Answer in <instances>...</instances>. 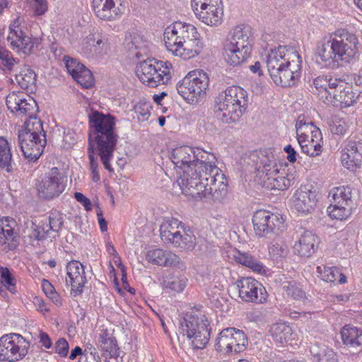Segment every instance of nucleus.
<instances>
[{
	"instance_id": "23",
	"label": "nucleus",
	"mask_w": 362,
	"mask_h": 362,
	"mask_svg": "<svg viewBox=\"0 0 362 362\" xmlns=\"http://www.w3.org/2000/svg\"><path fill=\"white\" fill-rule=\"evenodd\" d=\"M66 270L69 276V280L66 279V284L70 282L71 291L76 295L81 294L87 282L85 267L79 261L71 260L67 263Z\"/></svg>"
},
{
	"instance_id": "30",
	"label": "nucleus",
	"mask_w": 362,
	"mask_h": 362,
	"mask_svg": "<svg viewBox=\"0 0 362 362\" xmlns=\"http://www.w3.org/2000/svg\"><path fill=\"white\" fill-rule=\"evenodd\" d=\"M203 47V42L201 40H199L189 41V42H183V45L178 43L168 51L175 56L180 57L184 59H188L197 56L202 52Z\"/></svg>"
},
{
	"instance_id": "8",
	"label": "nucleus",
	"mask_w": 362,
	"mask_h": 362,
	"mask_svg": "<svg viewBox=\"0 0 362 362\" xmlns=\"http://www.w3.org/2000/svg\"><path fill=\"white\" fill-rule=\"evenodd\" d=\"M171 68L169 62L147 59L136 66V74L144 84L155 88L168 83L171 78Z\"/></svg>"
},
{
	"instance_id": "41",
	"label": "nucleus",
	"mask_w": 362,
	"mask_h": 362,
	"mask_svg": "<svg viewBox=\"0 0 362 362\" xmlns=\"http://www.w3.org/2000/svg\"><path fill=\"white\" fill-rule=\"evenodd\" d=\"M269 332L274 341L279 344L286 343L291 339L292 329L285 323H276L273 325Z\"/></svg>"
},
{
	"instance_id": "64",
	"label": "nucleus",
	"mask_w": 362,
	"mask_h": 362,
	"mask_svg": "<svg viewBox=\"0 0 362 362\" xmlns=\"http://www.w3.org/2000/svg\"><path fill=\"white\" fill-rule=\"evenodd\" d=\"M49 230H45V228L36 226L33 228L30 237L37 240H42L45 239L46 233H48Z\"/></svg>"
},
{
	"instance_id": "20",
	"label": "nucleus",
	"mask_w": 362,
	"mask_h": 362,
	"mask_svg": "<svg viewBox=\"0 0 362 362\" xmlns=\"http://www.w3.org/2000/svg\"><path fill=\"white\" fill-rule=\"evenodd\" d=\"M121 1V0H119ZM118 0H92L91 7L95 16L104 21H115L120 18L123 11Z\"/></svg>"
},
{
	"instance_id": "49",
	"label": "nucleus",
	"mask_w": 362,
	"mask_h": 362,
	"mask_svg": "<svg viewBox=\"0 0 362 362\" xmlns=\"http://www.w3.org/2000/svg\"><path fill=\"white\" fill-rule=\"evenodd\" d=\"M102 351L103 356L105 358L107 357H115L119 356V349L117 345V342L115 339L107 341L105 342L99 344Z\"/></svg>"
},
{
	"instance_id": "31",
	"label": "nucleus",
	"mask_w": 362,
	"mask_h": 362,
	"mask_svg": "<svg viewBox=\"0 0 362 362\" xmlns=\"http://www.w3.org/2000/svg\"><path fill=\"white\" fill-rule=\"evenodd\" d=\"M0 170L8 173H13L16 170L11 144L4 136H0Z\"/></svg>"
},
{
	"instance_id": "42",
	"label": "nucleus",
	"mask_w": 362,
	"mask_h": 362,
	"mask_svg": "<svg viewBox=\"0 0 362 362\" xmlns=\"http://www.w3.org/2000/svg\"><path fill=\"white\" fill-rule=\"evenodd\" d=\"M269 258L279 263L286 258L288 254V249L285 243L279 240L271 242L268 247Z\"/></svg>"
},
{
	"instance_id": "16",
	"label": "nucleus",
	"mask_w": 362,
	"mask_h": 362,
	"mask_svg": "<svg viewBox=\"0 0 362 362\" xmlns=\"http://www.w3.org/2000/svg\"><path fill=\"white\" fill-rule=\"evenodd\" d=\"M21 19L16 18L9 25L7 41L11 47L26 54H30L39 44L37 38H31L21 28Z\"/></svg>"
},
{
	"instance_id": "14",
	"label": "nucleus",
	"mask_w": 362,
	"mask_h": 362,
	"mask_svg": "<svg viewBox=\"0 0 362 362\" xmlns=\"http://www.w3.org/2000/svg\"><path fill=\"white\" fill-rule=\"evenodd\" d=\"M208 181V177L204 175V168H197L182 172L177 182L184 194L202 199L204 186Z\"/></svg>"
},
{
	"instance_id": "35",
	"label": "nucleus",
	"mask_w": 362,
	"mask_h": 362,
	"mask_svg": "<svg viewBox=\"0 0 362 362\" xmlns=\"http://www.w3.org/2000/svg\"><path fill=\"white\" fill-rule=\"evenodd\" d=\"M250 27L236 26L233 32L231 37L227 40L226 44L233 45L235 47H240L241 49L251 52V45L248 41L250 35Z\"/></svg>"
},
{
	"instance_id": "58",
	"label": "nucleus",
	"mask_w": 362,
	"mask_h": 362,
	"mask_svg": "<svg viewBox=\"0 0 362 362\" xmlns=\"http://www.w3.org/2000/svg\"><path fill=\"white\" fill-rule=\"evenodd\" d=\"M245 267L251 269L252 271L256 272L259 274H265L266 269L264 264L259 262L257 258L250 255L248 261L247 262V264Z\"/></svg>"
},
{
	"instance_id": "1",
	"label": "nucleus",
	"mask_w": 362,
	"mask_h": 362,
	"mask_svg": "<svg viewBox=\"0 0 362 362\" xmlns=\"http://www.w3.org/2000/svg\"><path fill=\"white\" fill-rule=\"evenodd\" d=\"M357 36L345 29H339L317 45L316 62L329 69H337L351 63L358 53Z\"/></svg>"
},
{
	"instance_id": "44",
	"label": "nucleus",
	"mask_w": 362,
	"mask_h": 362,
	"mask_svg": "<svg viewBox=\"0 0 362 362\" xmlns=\"http://www.w3.org/2000/svg\"><path fill=\"white\" fill-rule=\"evenodd\" d=\"M22 100L16 112L17 115L28 116V119L38 118L35 115L38 112V106L36 101L30 95H26Z\"/></svg>"
},
{
	"instance_id": "28",
	"label": "nucleus",
	"mask_w": 362,
	"mask_h": 362,
	"mask_svg": "<svg viewBox=\"0 0 362 362\" xmlns=\"http://www.w3.org/2000/svg\"><path fill=\"white\" fill-rule=\"evenodd\" d=\"M148 262L164 267H176L181 259L176 254L162 249L150 250L146 254Z\"/></svg>"
},
{
	"instance_id": "3",
	"label": "nucleus",
	"mask_w": 362,
	"mask_h": 362,
	"mask_svg": "<svg viewBox=\"0 0 362 362\" xmlns=\"http://www.w3.org/2000/svg\"><path fill=\"white\" fill-rule=\"evenodd\" d=\"M251 156L255 165L256 177L263 187L283 191L294 183L293 174L279 171L271 149L255 151Z\"/></svg>"
},
{
	"instance_id": "53",
	"label": "nucleus",
	"mask_w": 362,
	"mask_h": 362,
	"mask_svg": "<svg viewBox=\"0 0 362 362\" xmlns=\"http://www.w3.org/2000/svg\"><path fill=\"white\" fill-rule=\"evenodd\" d=\"M282 288L288 296H291L294 299L301 298L304 296V292L293 281L283 283Z\"/></svg>"
},
{
	"instance_id": "60",
	"label": "nucleus",
	"mask_w": 362,
	"mask_h": 362,
	"mask_svg": "<svg viewBox=\"0 0 362 362\" xmlns=\"http://www.w3.org/2000/svg\"><path fill=\"white\" fill-rule=\"evenodd\" d=\"M54 351L61 357H66L69 352V344L64 338H60L54 344Z\"/></svg>"
},
{
	"instance_id": "38",
	"label": "nucleus",
	"mask_w": 362,
	"mask_h": 362,
	"mask_svg": "<svg viewBox=\"0 0 362 362\" xmlns=\"http://www.w3.org/2000/svg\"><path fill=\"white\" fill-rule=\"evenodd\" d=\"M180 227H184V225L177 218H166L160 228L161 239L168 243L180 232Z\"/></svg>"
},
{
	"instance_id": "39",
	"label": "nucleus",
	"mask_w": 362,
	"mask_h": 362,
	"mask_svg": "<svg viewBox=\"0 0 362 362\" xmlns=\"http://www.w3.org/2000/svg\"><path fill=\"white\" fill-rule=\"evenodd\" d=\"M19 236L8 224L1 228L0 244L6 252L14 250L18 245Z\"/></svg>"
},
{
	"instance_id": "26",
	"label": "nucleus",
	"mask_w": 362,
	"mask_h": 362,
	"mask_svg": "<svg viewBox=\"0 0 362 362\" xmlns=\"http://www.w3.org/2000/svg\"><path fill=\"white\" fill-rule=\"evenodd\" d=\"M341 162L347 169L359 167L362 162V144L349 141L342 153Z\"/></svg>"
},
{
	"instance_id": "47",
	"label": "nucleus",
	"mask_w": 362,
	"mask_h": 362,
	"mask_svg": "<svg viewBox=\"0 0 362 362\" xmlns=\"http://www.w3.org/2000/svg\"><path fill=\"white\" fill-rule=\"evenodd\" d=\"M35 74L31 69L20 73L16 76V80L20 87L23 89H29L35 82Z\"/></svg>"
},
{
	"instance_id": "22",
	"label": "nucleus",
	"mask_w": 362,
	"mask_h": 362,
	"mask_svg": "<svg viewBox=\"0 0 362 362\" xmlns=\"http://www.w3.org/2000/svg\"><path fill=\"white\" fill-rule=\"evenodd\" d=\"M291 200L292 208L303 214L311 213L317 202L315 192L305 187L296 189Z\"/></svg>"
},
{
	"instance_id": "24",
	"label": "nucleus",
	"mask_w": 362,
	"mask_h": 362,
	"mask_svg": "<svg viewBox=\"0 0 362 362\" xmlns=\"http://www.w3.org/2000/svg\"><path fill=\"white\" fill-rule=\"evenodd\" d=\"M319 243L317 235L310 231H304L293 245L294 253L300 257H310L316 252Z\"/></svg>"
},
{
	"instance_id": "7",
	"label": "nucleus",
	"mask_w": 362,
	"mask_h": 362,
	"mask_svg": "<svg viewBox=\"0 0 362 362\" xmlns=\"http://www.w3.org/2000/svg\"><path fill=\"white\" fill-rule=\"evenodd\" d=\"M210 324L204 315H187L180 321L179 332L187 336L194 349H202L210 339Z\"/></svg>"
},
{
	"instance_id": "21",
	"label": "nucleus",
	"mask_w": 362,
	"mask_h": 362,
	"mask_svg": "<svg viewBox=\"0 0 362 362\" xmlns=\"http://www.w3.org/2000/svg\"><path fill=\"white\" fill-rule=\"evenodd\" d=\"M291 54H298V52L293 48L287 49L286 47L279 46L277 49H272L267 57V66L270 77L276 74L285 67L291 61Z\"/></svg>"
},
{
	"instance_id": "4",
	"label": "nucleus",
	"mask_w": 362,
	"mask_h": 362,
	"mask_svg": "<svg viewBox=\"0 0 362 362\" xmlns=\"http://www.w3.org/2000/svg\"><path fill=\"white\" fill-rule=\"evenodd\" d=\"M248 103L247 90L239 86H231L215 98L214 112L223 123L235 124L246 111Z\"/></svg>"
},
{
	"instance_id": "33",
	"label": "nucleus",
	"mask_w": 362,
	"mask_h": 362,
	"mask_svg": "<svg viewBox=\"0 0 362 362\" xmlns=\"http://www.w3.org/2000/svg\"><path fill=\"white\" fill-rule=\"evenodd\" d=\"M168 243L183 250H192L196 245V238L189 228L180 227V232Z\"/></svg>"
},
{
	"instance_id": "62",
	"label": "nucleus",
	"mask_w": 362,
	"mask_h": 362,
	"mask_svg": "<svg viewBox=\"0 0 362 362\" xmlns=\"http://www.w3.org/2000/svg\"><path fill=\"white\" fill-rule=\"evenodd\" d=\"M330 130L334 134L344 135L346 133L347 125L344 120L336 119L330 125Z\"/></svg>"
},
{
	"instance_id": "46",
	"label": "nucleus",
	"mask_w": 362,
	"mask_h": 362,
	"mask_svg": "<svg viewBox=\"0 0 362 362\" xmlns=\"http://www.w3.org/2000/svg\"><path fill=\"white\" fill-rule=\"evenodd\" d=\"M303 153L312 157L319 156L322 152V146L317 141L314 139H303V141H298Z\"/></svg>"
},
{
	"instance_id": "12",
	"label": "nucleus",
	"mask_w": 362,
	"mask_h": 362,
	"mask_svg": "<svg viewBox=\"0 0 362 362\" xmlns=\"http://www.w3.org/2000/svg\"><path fill=\"white\" fill-rule=\"evenodd\" d=\"M254 231L258 237H268L279 234L286 229V224L281 215L267 210H257L252 216Z\"/></svg>"
},
{
	"instance_id": "54",
	"label": "nucleus",
	"mask_w": 362,
	"mask_h": 362,
	"mask_svg": "<svg viewBox=\"0 0 362 362\" xmlns=\"http://www.w3.org/2000/svg\"><path fill=\"white\" fill-rule=\"evenodd\" d=\"M64 60L66 69L72 77L77 75L85 67L83 64L75 59L67 57L64 58Z\"/></svg>"
},
{
	"instance_id": "32",
	"label": "nucleus",
	"mask_w": 362,
	"mask_h": 362,
	"mask_svg": "<svg viewBox=\"0 0 362 362\" xmlns=\"http://www.w3.org/2000/svg\"><path fill=\"white\" fill-rule=\"evenodd\" d=\"M223 57L228 64L238 66L244 62L250 56V52L233 45L225 44Z\"/></svg>"
},
{
	"instance_id": "43",
	"label": "nucleus",
	"mask_w": 362,
	"mask_h": 362,
	"mask_svg": "<svg viewBox=\"0 0 362 362\" xmlns=\"http://www.w3.org/2000/svg\"><path fill=\"white\" fill-rule=\"evenodd\" d=\"M329 195H332L334 203L353 206L351 189L349 186L335 187Z\"/></svg>"
},
{
	"instance_id": "19",
	"label": "nucleus",
	"mask_w": 362,
	"mask_h": 362,
	"mask_svg": "<svg viewBox=\"0 0 362 362\" xmlns=\"http://www.w3.org/2000/svg\"><path fill=\"white\" fill-rule=\"evenodd\" d=\"M342 80L331 74H323L315 78L313 84L319 98L326 104L332 103V96L341 87Z\"/></svg>"
},
{
	"instance_id": "10",
	"label": "nucleus",
	"mask_w": 362,
	"mask_h": 362,
	"mask_svg": "<svg viewBox=\"0 0 362 362\" xmlns=\"http://www.w3.org/2000/svg\"><path fill=\"white\" fill-rule=\"evenodd\" d=\"M208 86L207 74L202 70H194L177 83V90L185 100L193 103L205 94Z\"/></svg>"
},
{
	"instance_id": "57",
	"label": "nucleus",
	"mask_w": 362,
	"mask_h": 362,
	"mask_svg": "<svg viewBox=\"0 0 362 362\" xmlns=\"http://www.w3.org/2000/svg\"><path fill=\"white\" fill-rule=\"evenodd\" d=\"M33 10L35 16L44 15L48 9L47 0H33Z\"/></svg>"
},
{
	"instance_id": "9",
	"label": "nucleus",
	"mask_w": 362,
	"mask_h": 362,
	"mask_svg": "<svg viewBox=\"0 0 362 362\" xmlns=\"http://www.w3.org/2000/svg\"><path fill=\"white\" fill-rule=\"evenodd\" d=\"M66 177L58 168L53 167L37 181L38 197L44 200H52L62 194L66 187Z\"/></svg>"
},
{
	"instance_id": "37",
	"label": "nucleus",
	"mask_w": 362,
	"mask_h": 362,
	"mask_svg": "<svg viewBox=\"0 0 362 362\" xmlns=\"http://www.w3.org/2000/svg\"><path fill=\"white\" fill-rule=\"evenodd\" d=\"M310 353L314 362H337L334 351L325 344H313Z\"/></svg>"
},
{
	"instance_id": "48",
	"label": "nucleus",
	"mask_w": 362,
	"mask_h": 362,
	"mask_svg": "<svg viewBox=\"0 0 362 362\" xmlns=\"http://www.w3.org/2000/svg\"><path fill=\"white\" fill-rule=\"evenodd\" d=\"M26 95L23 92H16L13 91L11 93H9L6 100V103L7 108L13 113H16L18 107H19L21 103L23 100H24V98Z\"/></svg>"
},
{
	"instance_id": "2",
	"label": "nucleus",
	"mask_w": 362,
	"mask_h": 362,
	"mask_svg": "<svg viewBox=\"0 0 362 362\" xmlns=\"http://www.w3.org/2000/svg\"><path fill=\"white\" fill-rule=\"evenodd\" d=\"M88 146L95 147L105 168L112 172L110 161L113 157L118 140L115 132V117L110 114L91 110L88 115Z\"/></svg>"
},
{
	"instance_id": "11",
	"label": "nucleus",
	"mask_w": 362,
	"mask_h": 362,
	"mask_svg": "<svg viewBox=\"0 0 362 362\" xmlns=\"http://www.w3.org/2000/svg\"><path fill=\"white\" fill-rule=\"evenodd\" d=\"M204 175L209 181L204 186L202 198L214 202L221 201L227 194L228 182L225 175L217 168L216 160L204 168Z\"/></svg>"
},
{
	"instance_id": "63",
	"label": "nucleus",
	"mask_w": 362,
	"mask_h": 362,
	"mask_svg": "<svg viewBox=\"0 0 362 362\" xmlns=\"http://www.w3.org/2000/svg\"><path fill=\"white\" fill-rule=\"evenodd\" d=\"M187 33L182 38L180 45H183V42H189V41L199 40L200 39V34L198 33L197 29L193 25L191 26V29L187 30Z\"/></svg>"
},
{
	"instance_id": "29",
	"label": "nucleus",
	"mask_w": 362,
	"mask_h": 362,
	"mask_svg": "<svg viewBox=\"0 0 362 362\" xmlns=\"http://www.w3.org/2000/svg\"><path fill=\"white\" fill-rule=\"evenodd\" d=\"M341 335L343 343L352 349L353 353L362 351V329L346 325L342 328Z\"/></svg>"
},
{
	"instance_id": "45",
	"label": "nucleus",
	"mask_w": 362,
	"mask_h": 362,
	"mask_svg": "<svg viewBox=\"0 0 362 362\" xmlns=\"http://www.w3.org/2000/svg\"><path fill=\"white\" fill-rule=\"evenodd\" d=\"M352 209V205L332 202L327 208V212L332 218L342 221L346 219L351 214Z\"/></svg>"
},
{
	"instance_id": "50",
	"label": "nucleus",
	"mask_w": 362,
	"mask_h": 362,
	"mask_svg": "<svg viewBox=\"0 0 362 362\" xmlns=\"http://www.w3.org/2000/svg\"><path fill=\"white\" fill-rule=\"evenodd\" d=\"M73 78L84 88H90L94 84V78L91 71L86 66Z\"/></svg>"
},
{
	"instance_id": "17",
	"label": "nucleus",
	"mask_w": 362,
	"mask_h": 362,
	"mask_svg": "<svg viewBox=\"0 0 362 362\" xmlns=\"http://www.w3.org/2000/svg\"><path fill=\"white\" fill-rule=\"evenodd\" d=\"M239 297L245 302L264 303L268 294L261 283L251 277H244L235 283Z\"/></svg>"
},
{
	"instance_id": "34",
	"label": "nucleus",
	"mask_w": 362,
	"mask_h": 362,
	"mask_svg": "<svg viewBox=\"0 0 362 362\" xmlns=\"http://www.w3.org/2000/svg\"><path fill=\"white\" fill-rule=\"evenodd\" d=\"M341 87L338 88L333 96H332V103L335 101L340 103L341 105L349 107L351 105L359 96V94L353 91V88L348 83L342 81Z\"/></svg>"
},
{
	"instance_id": "52",
	"label": "nucleus",
	"mask_w": 362,
	"mask_h": 362,
	"mask_svg": "<svg viewBox=\"0 0 362 362\" xmlns=\"http://www.w3.org/2000/svg\"><path fill=\"white\" fill-rule=\"evenodd\" d=\"M64 224L63 215L59 211H52L49 215V230L54 232H59Z\"/></svg>"
},
{
	"instance_id": "27",
	"label": "nucleus",
	"mask_w": 362,
	"mask_h": 362,
	"mask_svg": "<svg viewBox=\"0 0 362 362\" xmlns=\"http://www.w3.org/2000/svg\"><path fill=\"white\" fill-rule=\"evenodd\" d=\"M197 18L204 24L209 26H218L223 20V8L219 6H209L206 8L193 9Z\"/></svg>"
},
{
	"instance_id": "15",
	"label": "nucleus",
	"mask_w": 362,
	"mask_h": 362,
	"mask_svg": "<svg viewBox=\"0 0 362 362\" xmlns=\"http://www.w3.org/2000/svg\"><path fill=\"white\" fill-rule=\"evenodd\" d=\"M28 346L21 335L5 334L0 338V360L13 362L22 359L28 354Z\"/></svg>"
},
{
	"instance_id": "61",
	"label": "nucleus",
	"mask_w": 362,
	"mask_h": 362,
	"mask_svg": "<svg viewBox=\"0 0 362 362\" xmlns=\"http://www.w3.org/2000/svg\"><path fill=\"white\" fill-rule=\"evenodd\" d=\"M187 279L185 277L174 278L168 283V287L176 292H181L186 286Z\"/></svg>"
},
{
	"instance_id": "36",
	"label": "nucleus",
	"mask_w": 362,
	"mask_h": 362,
	"mask_svg": "<svg viewBox=\"0 0 362 362\" xmlns=\"http://www.w3.org/2000/svg\"><path fill=\"white\" fill-rule=\"evenodd\" d=\"M124 45L129 54L136 58L141 57L147 51L146 41L137 33L127 36L125 39Z\"/></svg>"
},
{
	"instance_id": "6",
	"label": "nucleus",
	"mask_w": 362,
	"mask_h": 362,
	"mask_svg": "<svg viewBox=\"0 0 362 362\" xmlns=\"http://www.w3.org/2000/svg\"><path fill=\"white\" fill-rule=\"evenodd\" d=\"M170 158L183 172L188 169L205 168L208 163L216 160L213 153L189 146H180L173 148L170 153Z\"/></svg>"
},
{
	"instance_id": "40",
	"label": "nucleus",
	"mask_w": 362,
	"mask_h": 362,
	"mask_svg": "<svg viewBox=\"0 0 362 362\" xmlns=\"http://www.w3.org/2000/svg\"><path fill=\"white\" fill-rule=\"evenodd\" d=\"M316 272L321 275L323 281L329 283H335L338 281L339 284L346 282V276L341 273L336 267H327L318 266L316 268Z\"/></svg>"
},
{
	"instance_id": "25",
	"label": "nucleus",
	"mask_w": 362,
	"mask_h": 362,
	"mask_svg": "<svg viewBox=\"0 0 362 362\" xmlns=\"http://www.w3.org/2000/svg\"><path fill=\"white\" fill-rule=\"evenodd\" d=\"M192 25L182 21H175L169 25L164 31V41L168 50L172 49L175 45L181 42L182 38L191 29Z\"/></svg>"
},
{
	"instance_id": "51",
	"label": "nucleus",
	"mask_w": 362,
	"mask_h": 362,
	"mask_svg": "<svg viewBox=\"0 0 362 362\" xmlns=\"http://www.w3.org/2000/svg\"><path fill=\"white\" fill-rule=\"evenodd\" d=\"M96 152L95 147L88 146V153L90 160V170L91 173L92 180L94 182H98L100 177L98 172V159L94 156Z\"/></svg>"
},
{
	"instance_id": "5",
	"label": "nucleus",
	"mask_w": 362,
	"mask_h": 362,
	"mask_svg": "<svg viewBox=\"0 0 362 362\" xmlns=\"http://www.w3.org/2000/svg\"><path fill=\"white\" fill-rule=\"evenodd\" d=\"M19 146L24 157L36 161L42 154L47 144L46 132L40 118L27 119L18 134Z\"/></svg>"
},
{
	"instance_id": "56",
	"label": "nucleus",
	"mask_w": 362,
	"mask_h": 362,
	"mask_svg": "<svg viewBox=\"0 0 362 362\" xmlns=\"http://www.w3.org/2000/svg\"><path fill=\"white\" fill-rule=\"evenodd\" d=\"M95 51L100 55L106 54L110 49V42L106 36L100 35L94 45Z\"/></svg>"
},
{
	"instance_id": "13",
	"label": "nucleus",
	"mask_w": 362,
	"mask_h": 362,
	"mask_svg": "<svg viewBox=\"0 0 362 362\" xmlns=\"http://www.w3.org/2000/svg\"><path fill=\"white\" fill-rule=\"evenodd\" d=\"M247 344L245 334L235 327H228L221 330L216 339L215 349L220 353H240L243 351Z\"/></svg>"
},
{
	"instance_id": "59",
	"label": "nucleus",
	"mask_w": 362,
	"mask_h": 362,
	"mask_svg": "<svg viewBox=\"0 0 362 362\" xmlns=\"http://www.w3.org/2000/svg\"><path fill=\"white\" fill-rule=\"evenodd\" d=\"M316 127L313 125V122H309L308 124L300 128L296 131V136L298 141H303V139H308L310 134Z\"/></svg>"
},
{
	"instance_id": "18",
	"label": "nucleus",
	"mask_w": 362,
	"mask_h": 362,
	"mask_svg": "<svg viewBox=\"0 0 362 362\" xmlns=\"http://www.w3.org/2000/svg\"><path fill=\"white\" fill-rule=\"evenodd\" d=\"M291 61L285 67L281 69L277 74H272V79L276 85L282 87H291L298 80L301 68V57L298 54H291Z\"/></svg>"
},
{
	"instance_id": "55",
	"label": "nucleus",
	"mask_w": 362,
	"mask_h": 362,
	"mask_svg": "<svg viewBox=\"0 0 362 362\" xmlns=\"http://www.w3.org/2000/svg\"><path fill=\"white\" fill-rule=\"evenodd\" d=\"M0 59L2 64L8 70H11L16 64V60L11 52L3 45L0 47Z\"/></svg>"
}]
</instances>
